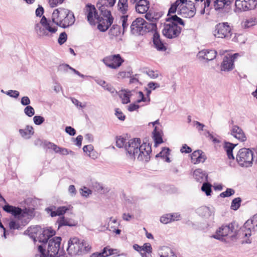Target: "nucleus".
<instances>
[{"label":"nucleus","mask_w":257,"mask_h":257,"mask_svg":"<svg viewBox=\"0 0 257 257\" xmlns=\"http://www.w3.org/2000/svg\"><path fill=\"white\" fill-rule=\"evenodd\" d=\"M141 142L140 139L131 140L128 145L125 146L126 155L131 159H135L137 156L138 160L148 162L151 158V146L146 143L141 145Z\"/></svg>","instance_id":"obj_1"},{"label":"nucleus","mask_w":257,"mask_h":257,"mask_svg":"<svg viewBox=\"0 0 257 257\" xmlns=\"http://www.w3.org/2000/svg\"><path fill=\"white\" fill-rule=\"evenodd\" d=\"M116 0H99L97 3L96 7L100 11L96 20L98 24L97 28L101 32H105L113 23V18L110 11L106 8L113 6Z\"/></svg>","instance_id":"obj_2"},{"label":"nucleus","mask_w":257,"mask_h":257,"mask_svg":"<svg viewBox=\"0 0 257 257\" xmlns=\"http://www.w3.org/2000/svg\"><path fill=\"white\" fill-rule=\"evenodd\" d=\"M24 234L28 235L35 242L38 240L46 244L55 235L56 231L51 227L42 228L40 226L37 225L29 227L25 231Z\"/></svg>","instance_id":"obj_3"},{"label":"nucleus","mask_w":257,"mask_h":257,"mask_svg":"<svg viewBox=\"0 0 257 257\" xmlns=\"http://www.w3.org/2000/svg\"><path fill=\"white\" fill-rule=\"evenodd\" d=\"M44 9L41 5H39L36 10L35 14L37 17H41L39 23L36 24L35 27V31L39 36H48L49 32L55 33L57 31L56 27H52L51 21H49L45 16H43Z\"/></svg>","instance_id":"obj_4"},{"label":"nucleus","mask_w":257,"mask_h":257,"mask_svg":"<svg viewBox=\"0 0 257 257\" xmlns=\"http://www.w3.org/2000/svg\"><path fill=\"white\" fill-rule=\"evenodd\" d=\"M3 201L6 203L3 206V209L6 212L11 213L15 218L19 219H23L26 218L27 220L25 221L26 223H28L30 219L35 216L34 208H25L22 209L19 207H15L7 203L5 199L0 194V202Z\"/></svg>","instance_id":"obj_5"},{"label":"nucleus","mask_w":257,"mask_h":257,"mask_svg":"<svg viewBox=\"0 0 257 257\" xmlns=\"http://www.w3.org/2000/svg\"><path fill=\"white\" fill-rule=\"evenodd\" d=\"M156 28V24L149 23L141 18H137L130 26L131 33L136 36L143 35L147 32L155 30Z\"/></svg>","instance_id":"obj_6"},{"label":"nucleus","mask_w":257,"mask_h":257,"mask_svg":"<svg viewBox=\"0 0 257 257\" xmlns=\"http://www.w3.org/2000/svg\"><path fill=\"white\" fill-rule=\"evenodd\" d=\"M62 238L59 236H55L50 239L48 242V257H60L63 256L64 252L60 249Z\"/></svg>","instance_id":"obj_7"},{"label":"nucleus","mask_w":257,"mask_h":257,"mask_svg":"<svg viewBox=\"0 0 257 257\" xmlns=\"http://www.w3.org/2000/svg\"><path fill=\"white\" fill-rule=\"evenodd\" d=\"M236 161L240 166L248 167L252 164L253 152L249 149L242 148L236 155Z\"/></svg>","instance_id":"obj_8"},{"label":"nucleus","mask_w":257,"mask_h":257,"mask_svg":"<svg viewBox=\"0 0 257 257\" xmlns=\"http://www.w3.org/2000/svg\"><path fill=\"white\" fill-rule=\"evenodd\" d=\"M232 34L231 27L227 22L220 23L215 26L214 31L215 37L229 39Z\"/></svg>","instance_id":"obj_9"},{"label":"nucleus","mask_w":257,"mask_h":257,"mask_svg":"<svg viewBox=\"0 0 257 257\" xmlns=\"http://www.w3.org/2000/svg\"><path fill=\"white\" fill-rule=\"evenodd\" d=\"M235 231L232 223L227 225H222L216 231L215 234L212 235L214 238L222 240L225 236L233 237L235 236Z\"/></svg>","instance_id":"obj_10"},{"label":"nucleus","mask_w":257,"mask_h":257,"mask_svg":"<svg viewBox=\"0 0 257 257\" xmlns=\"http://www.w3.org/2000/svg\"><path fill=\"white\" fill-rule=\"evenodd\" d=\"M181 30V28L177 25L168 22L163 26L162 34L168 39H173L177 37L180 35Z\"/></svg>","instance_id":"obj_11"},{"label":"nucleus","mask_w":257,"mask_h":257,"mask_svg":"<svg viewBox=\"0 0 257 257\" xmlns=\"http://www.w3.org/2000/svg\"><path fill=\"white\" fill-rule=\"evenodd\" d=\"M241 231L245 237H249L252 232L257 231V213L244 223Z\"/></svg>","instance_id":"obj_12"},{"label":"nucleus","mask_w":257,"mask_h":257,"mask_svg":"<svg viewBox=\"0 0 257 257\" xmlns=\"http://www.w3.org/2000/svg\"><path fill=\"white\" fill-rule=\"evenodd\" d=\"M102 61L108 67L116 69L121 65L124 60L119 54H115L104 57Z\"/></svg>","instance_id":"obj_13"},{"label":"nucleus","mask_w":257,"mask_h":257,"mask_svg":"<svg viewBox=\"0 0 257 257\" xmlns=\"http://www.w3.org/2000/svg\"><path fill=\"white\" fill-rule=\"evenodd\" d=\"M45 211L48 214H50L51 217L61 215L57 221L58 224V228L64 226V206L58 207L57 210H56V207L54 206H52L46 208Z\"/></svg>","instance_id":"obj_14"},{"label":"nucleus","mask_w":257,"mask_h":257,"mask_svg":"<svg viewBox=\"0 0 257 257\" xmlns=\"http://www.w3.org/2000/svg\"><path fill=\"white\" fill-rule=\"evenodd\" d=\"M181 9L178 10L177 14L185 18H192L196 14V9L194 4L191 1H188L185 6H181Z\"/></svg>","instance_id":"obj_15"},{"label":"nucleus","mask_w":257,"mask_h":257,"mask_svg":"<svg viewBox=\"0 0 257 257\" xmlns=\"http://www.w3.org/2000/svg\"><path fill=\"white\" fill-rule=\"evenodd\" d=\"M235 5L236 9L240 11H249L256 7L257 0H236Z\"/></svg>","instance_id":"obj_16"},{"label":"nucleus","mask_w":257,"mask_h":257,"mask_svg":"<svg viewBox=\"0 0 257 257\" xmlns=\"http://www.w3.org/2000/svg\"><path fill=\"white\" fill-rule=\"evenodd\" d=\"M79 239L77 237L70 238L68 242L67 251L68 253L71 256L80 255L82 250L79 248Z\"/></svg>","instance_id":"obj_17"},{"label":"nucleus","mask_w":257,"mask_h":257,"mask_svg":"<svg viewBox=\"0 0 257 257\" xmlns=\"http://www.w3.org/2000/svg\"><path fill=\"white\" fill-rule=\"evenodd\" d=\"M75 214L73 212V207L71 205L65 206V226H75L78 221L74 219Z\"/></svg>","instance_id":"obj_18"},{"label":"nucleus","mask_w":257,"mask_h":257,"mask_svg":"<svg viewBox=\"0 0 257 257\" xmlns=\"http://www.w3.org/2000/svg\"><path fill=\"white\" fill-rule=\"evenodd\" d=\"M233 0H206L205 7H213L216 11L222 9L225 6H229Z\"/></svg>","instance_id":"obj_19"},{"label":"nucleus","mask_w":257,"mask_h":257,"mask_svg":"<svg viewBox=\"0 0 257 257\" xmlns=\"http://www.w3.org/2000/svg\"><path fill=\"white\" fill-rule=\"evenodd\" d=\"M230 134L233 137L241 142L246 140V137L242 129L235 124H232L230 127Z\"/></svg>","instance_id":"obj_20"},{"label":"nucleus","mask_w":257,"mask_h":257,"mask_svg":"<svg viewBox=\"0 0 257 257\" xmlns=\"http://www.w3.org/2000/svg\"><path fill=\"white\" fill-rule=\"evenodd\" d=\"M86 11L87 12V20L91 25H94L95 20H97L99 15L96 13V10L94 6L87 5Z\"/></svg>","instance_id":"obj_21"},{"label":"nucleus","mask_w":257,"mask_h":257,"mask_svg":"<svg viewBox=\"0 0 257 257\" xmlns=\"http://www.w3.org/2000/svg\"><path fill=\"white\" fill-rule=\"evenodd\" d=\"M153 42L155 48L158 51L164 52L167 50L166 47L160 38V34L156 31L153 35Z\"/></svg>","instance_id":"obj_22"},{"label":"nucleus","mask_w":257,"mask_h":257,"mask_svg":"<svg viewBox=\"0 0 257 257\" xmlns=\"http://www.w3.org/2000/svg\"><path fill=\"white\" fill-rule=\"evenodd\" d=\"M206 159L205 155L200 150L195 151L191 155V162L194 164L203 163Z\"/></svg>","instance_id":"obj_23"},{"label":"nucleus","mask_w":257,"mask_h":257,"mask_svg":"<svg viewBox=\"0 0 257 257\" xmlns=\"http://www.w3.org/2000/svg\"><path fill=\"white\" fill-rule=\"evenodd\" d=\"M117 253V249H112L108 246L105 247L101 252H95L92 253L90 257H107Z\"/></svg>","instance_id":"obj_24"},{"label":"nucleus","mask_w":257,"mask_h":257,"mask_svg":"<svg viewBox=\"0 0 257 257\" xmlns=\"http://www.w3.org/2000/svg\"><path fill=\"white\" fill-rule=\"evenodd\" d=\"M217 55V52L214 50H203L198 53L199 57L207 61H211L214 59Z\"/></svg>","instance_id":"obj_25"},{"label":"nucleus","mask_w":257,"mask_h":257,"mask_svg":"<svg viewBox=\"0 0 257 257\" xmlns=\"http://www.w3.org/2000/svg\"><path fill=\"white\" fill-rule=\"evenodd\" d=\"M150 7V3L148 0H139L136 5V11L140 14L147 12Z\"/></svg>","instance_id":"obj_26"},{"label":"nucleus","mask_w":257,"mask_h":257,"mask_svg":"<svg viewBox=\"0 0 257 257\" xmlns=\"http://www.w3.org/2000/svg\"><path fill=\"white\" fill-rule=\"evenodd\" d=\"M19 132L23 138L27 140L30 139L34 134L33 126L29 125H27L24 129H19Z\"/></svg>","instance_id":"obj_27"},{"label":"nucleus","mask_w":257,"mask_h":257,"mask_svg":"<svg viewBox=\"0 0 257 257\" xmlns=\"http://www.w3.org/2000/svg\"><path fill=\"white\" fill-rule=\"evenodd\" d=\"M60 13L59 9H55L51 17V22L56 24L57 26H59L63 28H64V23L63 22V20L60 17Z\"/></svg>","instance_id":"obj_28"},{"label":"nucleus","mask_w":257,"mask_h":257,"mask_svg":"<svg viewBox=\"0 0 257 257\" xmlns=\"http://www.w3.org/2000/svg\"><path fill=\"white\" fill-rule=\"evenodd\" d=\"M180 215L177 213L166 214L160 218V221L162 223L167 224L175 220H178Z\"/></svg>","instance_id":"obj_29"},{"label":"nucleus","mask_w":257,"mask_h":257,"mask_svg":"<svg viewBox=\"0 0 257 257\" xmlns=\"http://www.w3.org/2000/svg\"><path fill=\"white\" fill-rule=\"evenodd\" d=\"M197 213L200 216L208 218L214 215V209L207 206H201L197 209Z\"/></svg>","instance_id":"obj_30"},{"label":"nucleus","mask_w":257,"mask_h":257,"mask_svg":"<svg viewBox=\"0 0 257 257\" xmlns=\"http://www.w3.org/2000/svg\"><path fill=\"white\" fill-rule=\"evenodd\" d=\"M236 144H233L229 142H224L223 144V149L226 153L227 158L229 160H234V157L233 155V150L235 147L236 146Z\"/></svg>","instance_id":"obj_31"},{"label":"nucleus","mask_w":257,"mask_h":257,"mask_svg":"<svg viewBox=\"0 0 257 257\" xmlns=\"http://www.w3.org/2000/svg\"><path fill=\"white\" fill-rule=\"evenodd\" d=\"M222 71H230L233 69L234 67L233 62L231 58H229L228 56L224 57L223 62L221 64Z\"/></svg>","instance_id":"obj_32"},{"label":"nucleus","mask_w":257,"mask_h":257,"mask_svg":"<svg viewBox=\"0 0 257 257\" xmlns=\"http://www.w3.org/2000/svg\"><path fill=\"white\" fill-rule=\"evenodd\" d=\"M193 176L196 181L198 182L203 183L207 181V175L200 169L195 170Z\"/></svg>","instance_id":"obj_33"},{"label":"nucleus","mask_w":257,"mask_h":257,"mask_svg":"<svg viewBox=\"0 0 257 257\" xmlns=\"http://www.w3.org/2000/svg\"><path fill=\"white\" fill-rule=\"evenodd\" d=\"M79 246H80L79 248L82 250L80 255L88 253L91 251L92 248L91 244L85 240L79 239Z\"/></svg>","instance_id":"obj_34"},{"label":"nucleus","mask_w":257,"mask_h":257,"mask_svg":"<svg viewBox=\"0 0 257 257\" xmlns=\"http://www.w3.org/2000/svg\"><path fill=\"white\" fill-rule=\"evenodd\" d=\"M65 28L72 26L75 21V18L72 12L65 10Z\"/></svg>","instance_id":"obj_35"},{"label":"nucleus","mask_w":257,"mask_h":257,"mask_svg":"<svg viewBox=\"0 0 257 257\" xmlns=\"http://www.w3.org/2000/svg\"><path fill=\"white\" fill-rule=\"evenodd\" d=\"M153 138L155 142V147H157L158 145L163 143L161 132L158 130L157 126L155 127V128L153 132Z\"/></svg>","instance_id":"obj_36"},{"label":"nucleus","mask_w":257,"mask_h":257,"mask_svg":"<svg viewBox=\"0 0 257 257\" xmlns=\"http://www.w3.org/2000/svg\"><path fill=\"white\" fill-rule=\"evenodd\" d=\"M45 149H48L50 150H53L56 153L62 154L64 149L62 148H60L57 146L56 145L52 143L51 142L46 141L45 142Z\"/></svg>","instance_id":"obj_37"},{"label":"nucleus","mask_w":257,"mask_h":257,"mask_svg":"<svg viewBox=\"0 0 257 257\" xmlns=\"http://www.w3.org/2000/svg\"><path fill=\"white\" fill-rule=\"evenodd\" d=\"M118 10L122 14H125L128 11L127 0H119L117 4Z\"/></svg>","instance_id":"obj_38"},{"label":"nucleus","mask_w":257,"mask_h":257,"mask_svg":"<svg viewBox=\"0 0 257 257\" xmlns=\"http://www.w3.org/2000/svg\"><path fill=\"white\" fill-rule=\"evenodd\" d=\"M130 91L122 90L119 92L118 95L123 104H127L130 102Z\"/></svg>","instance_id":"obj_39"},{"label":"nucleus","mask_w":257,"mask_h":257,"mask_svg":"<svg viewBox=\"0 0 257 257\" xmlns=\"http://www.w3.org/2000/svg\"><path fill=\"white\" fill-rule=\"evenodd\" d=\"M120 33V26L117 25H113L109 30L108 35L111 39L118 36Z\"/></svg>","instance_id":"obj_40"},{"label":"nucleus","mask_w":257,"mask_h":257,"mask_svg":"<svg viewBox=\"0 0 257 257\" xmlns=\"http://www.w3.org/2000/svg\"><path fill=\"white\" fill-rule=\"evenodd\" d=\"M167 22H170L171 23H174L178 26V24L184 26V23L182 19L178 17L177 15H173L172 16H169L166 19Z\"/></svg>","instance_id":"obj_41"},{"label":"nucleus","mask_w":257,"mask_h":257,"mask_svg":"<svg viewBox=\"0 0 257 257\" xmlns=\"http://www.w3.org/2000/svg\"><path fill=\"white\" fill-rule=\"evenodd\" d=\"M182 5L179 3V1H176L174 3H173L170 8L168 14V17L169 16H172L173 15H171V14H175L177 11V9H178V10H180L181 9Z\"/></svg>","instance_id":"obj_42"},{"label":"nucleus","mask_w":257,"mask_h":257,"mask_svg":"<svg viewBox=\"0 0 257 257\" xmlns=\"http://www.w3.org/2000/svg\"><path fill=\"white\" fill-rule=\"evenodd\" d=\"M130 140L128 142H126V140L123 138L121 137H117L116 139V145L118 148H122L124 147L125 148V146L128 145Z\"/></svg>","instance_id":"obj_43"},{"label":"nucleus","mask_w":257,"mask_h":257,"mask_svg":"<svg viewBox=\"0 0 257 257\" xmlns=\"http://www.w3.org/2000/svg\"><path fill=\"white\" fill-rule=\"evenodd\" d=\"M201 190L204 192L207 196L210 195L211 193V185L205 181L203 183V185L201 187Z\"/></svg>","instance_id":"obj_44"},{"label":"nucleus","mask_w":257,"mask_h":257,"mask_svg":"<svg viewBox=\"0 0 257 257\" xmlns=\"http://www.w3.org/2000/svg\"><path fill=\"white\" fill-rule=\"evenodd\" d=\"M241 199L240 197H237L233 199L231 204V208L232 210H236L240 206Z\"/></svg>","instance_id":"obj_45"},{"label":"nucleus","mask_w":257,"mask_h":257,"mask_svg":"<svg viewBox=\"0 0 257 257\" xmlns=\"http://www.w3.org/2000/svg\"><path fill=\"white\" fill-rule=\"evenodd\" d=\"M163 250L165 251L164 253L163 252L160 254V257H177L170 248L164 247Z\"/></svg>","instance_id":"obj_46"},{"label":"nucleus","mask_w":257,"mask_h":257,"mask_svg":"<svg viewBox=\"0 0 257 257\" xmlns=\"http://www.w3.org/2000/svg\"><path fill=\"white\" fill-rule=\"evenodd\" d=\"M128 15H124L121 17L123 32L124 33L128 28L130 23L128 20Z\"/></svg>","instance_id":"obj_47"},{"label":"nucleus","mask_w":257,"mask_h":257,"mask_svg":"<svg viewBox=\"0 0 257 257\" xmlns=\"http://www.w3.org/2000/svg\"><path fill=\"white\" fill-rule=\"evenodd\" d=\"M24 112L25 114L29 117H32L35 114V110L31 105L26 106L24 108Z\"/></svg>","instance_id":"obj_48"},{"label":"nucleus","mask_w":257,"mask_h":257,"mask_svg":"<svg viewBox=\"0 0 257 257\" xmlns=\"http://www.w3.org/2000/svg\"><path fill=\"white\" fill-rule=\"evenodd\" d=\"M152 248L150 243H145L142 246V251L143 253H151Z\"/></svg>","instance_id":"obj_49"},{"label":"nucleus","mask_w":257,"mask_h":257,"mask_svg":"<svg viewBox=\"0 0 257 257\" xmlns=\"http://www.w3.org/2000/svg\"><path fill=\"white\" fill-rule=\"evenodd\" d=\"M235 193V191L231 188H227L225 191L222 192L220 194L221 197H227L233 195Z\"/></svg>","instance_id":"obj_50"},{"label":"nucleus","mask_w":257,"mask_h":257,"mask_svg":"<svg viewBox=\"0 0 257 257\" xmlns=\"http://www.w3.org/2000/svg\"><path fill=\"white\" fill-rule=\"evenodd\" d=\"M38 249L40 253L36 254L35 257H48L45 254V247L43 245H38Z\"/></svg>","instance_id":"obj_51"},{"label":"nucleus","mask_w":257,"mask_h":257,"mask_svg":"<svg viewBox=\"0 0 257 257\" xmlns=\"http://www.w3.org/2000/svg\"><path fill=\"white\" fill-rule=\"evenodd\" d=\"M33 121L35 124L39 125L42 124L44 122L45 118L40 115H35L33 117Z\"/></svg>","instance_id":"obj_52"},{"label":"nucleus","mask_w":257,"mask_h":257,"mask_svg":"<svg viewBox=\"0 0 257 257\" xmlns=\"http://www.w3.org/2000/svg\"><path fill=\"white\" fill-rule=\"evenodd\" d=\"M170 149L168 148H164L162 151L156 155V158L161 157L162 158H165V156L169 155Z\"/></svg>","instance_id":"obj_53"},{"label":"nucleus","mask_w":257,"mask_h":257,"mask_svg":"<svg viewBox=\"0 0 257 257\" xmlns=\"http://www.w3.org/2000/svg\"><path fill=\"white\" fill-rule=\"evenodd\" d=\"M145 18L150 22V23L156 24L155 22L158 19V18L155 17L154 16H153L152 14L150 13H147L146 14Z\"/></svg>","instance_id":"obj_54"},{"label":"nucleus","mask_w":257,"mask_h":257,"mask_svg":"<svg viewBox=\"0 0 257 257\" xmlns=\"http://www.w3.org/2000/svg\"><path fill=\"white\" fill-rule=\"evenodd\" d=\"M82 196L87 197L90 194H92V191L86 187H84L80 190Z\"/></svg>","instance_id":"obj_55"},{"label":"nucleus","mask_w":257,"mask_h":257,"mask_svg":"<svg viewBox=\"0 0 257 257\" xmlns=\"http://www.w3.org/2000/svg\"><path fill=\"white\" fill-rule=\"evenodd\" d=\"M6 94L11 97L17 98L19 97L20 93L17 90H10L6 92Z\"/></svg>","instance_id":"obj_56"},{"label":"nucleus","mask_w":257,"mask_h":257,"mask_svg":"<svg viewBox=\"0 0 257 257\" xmlns=\"http://www.w3.org/2000/svg\"><path fill=\"white\" fill-rule=\"evenodd\" d=\"M46 141L42 140L40 138H37L34 141V144L35 146H36L37 147H42L45 149V144Z\"/></svg>","instance_id":"obj_57"},{"label":"nucleus","mask_w":257,"mask_h":257,"mask_svg":"<svg viewBox=\"0 0 257 257\" xmlns=\"http://www.w3.org/2000/svg\"><path fill=\"white\" fill-rule=\"evenodd\" d=\"M146 73L152 79H155L158 77L159 74L157 71H154L152 70H149L148 71H146Z\"/></svg>","instance_id":"obj_58"},{"label":"nucleus","mask_w":257,"mask_h":257,"mask_svg":"<svg viewBox=\"0 0 257 257\" xmlns=\"http://www.w3.org/2000/svg\"><path fill=\"white\" fill-rule=\"evenodd\" d=\"M115 115L120 120H124L125 116L123 113L119 110V108L115 109Z\"/></svg>","instance_id":"obj_59"},{"label":"nucleus","mask_w":257,"mask_h":257,"mask_svg":"<svg viewBox=\"0 0 257 257\" xmlns=\"http://www.w3.org/2000/svg\"><path fill=\"white\" fill-rule=\"evenodd\" d=\"M9 227L11 229H19L20 225L16 221L12 220L9 222Z\"/></svg>","instance_id":"obj_60"},{"label":"nucleus","mask_w":257,"mask_h":257,"mask_svg":"<svg viewBox=\"0 0 257 257\" xmlns=\"http://www.w3.org/2000/svg\"><path fill=\"white\" fill-rule=\"evenodd\" d=\"M83 150L84 152L88 155V153H90L93 151V146L92 145L84 146L83 148Z\"/></svg>","instance_id":"obj_61"},{"label":"nucleus","mask_w":257,"mask_h":257,"mask_svg":"<svg viewBox=\"0 0 257 257\" xmlns=\"http://www.w3.org/2000/svg\"><path fill=\"white\" fill-rule=\"evenodd\" d=\"M31 103L30 98L28 96H23L21 100V103L24 106H28Z\"/></svg>","instance_id":"obj_62"},{"label":"nucleus","mask_w":257,"mask_h":257,"mask_svg":"<svg viewBox=\"0 0 257 257\" xmlns=\"http://www.w3.org/2000/svg\"><path fill=\"white\" fill-rule=\"evenodd\" d=\"M148 88L151 90H155L156 89L160 87V84L158 83L154 82H150L147 85Z\"/></svg>","instance_id":"obj_63"},{"label":"nucleus","mask_w":257,"mask_h":257,"mask_svg":"<svg viewBox=\"0 0 257 257\" xmlns=\"http://www.w3.org/2000/svg\"><path fill=\"white\" fill-rule=\"evenodd\" d=\"M64 0H49V4L51 7L54 8L56 7L58 4H61L63 2Z\"/></svg>","instance_id":"obj_64"}]
</instances>
